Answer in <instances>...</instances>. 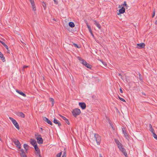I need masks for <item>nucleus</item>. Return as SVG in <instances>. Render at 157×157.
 Masks as SVG:
<instances>
[{
  "label": "nucleus",
  "mask_w": 157,
  "mask_h": 157,
  "mask_svg": "<svg viewBox=\"0 0 157 157\" xmlns=\"http://www.w3.org/2000/svg\"><path fill=\"white\" fill-rule=\"evenodd\" d=\"M155 25H157V20L155 22Z\"/></svg>",
  "instance_id": "864d4df0"
},
{
  "label": "nucleus",
  "mask_w": 157,
  "mask_h": 157,
  "mask_svg": "<svg viewBox=\"0 0 157 157\" xmlns=\"http://www.w3.org/2000/svg\"><path fill=\"white\" fill-rule=\"evenodd\" d=\"M117 146L120 151L121 150H123V148H124L123 146L121 144H119V145H118Z\"/></svg>",
  "instance_id": "a878e982"
},
{
  "label": "nucleus",
  "mask_w": 157,
  "mask_h": 157,
  "mask_svg": "<svg viewBox=\"0 0 157 157\" xmlns=\"http://www.w3.org/2000/svg\"><path fill=\"white\" fill-rule=\"evenodd\" d=\"M125 11V9L124 7H122L121 9L119 10V13H117V14L119 15L121 13H123Z\"/></svg>",
  "instance_id": "4468645a"
},
{
  "label": "nucleus",
  "mask_w": 157,
  "mask_h": 157,
  "mask_svg": "<svg viewBox=\"0 0 157 157\" xmlns=\"http://www.w3.org/2000/svg\"><path fill=\"white\" fill-rule=\"evenodd\" d=\"M9 119H10V120L13 123V124L15 126L16 128L17 129H19V125L17 123V122L16 121L13 119V118L11 117H9Z\"/></svg>",
  "instance_id": "20e7f679"
},
{
  "label": "nucleus",
  "mask_w": 157,
  "mask_h": 157,
  "mask_svg": "<svg viewBox=\"0 0 157 157\" xmlns=\"http://www.w3.org/2000/svg\"><path fill=\"white\" fill-rule=\"evenodd\" d=\"M53 122L56 124H57L58 126L59 127L61 125V124L59 121L56 119H54Z\"/></svg>",
  "instance_id": "2eb2a0df"
},
{
  "label": "nucleus",
  "mask_w": 157,
  "mask_h": 157,
  "mask_svg": "<svg viewBox=\"0 0 157 157\" xmlns=\"http://www.w3.org/2000/svg\"><path fill=\"white\" fill-rule=\"evenodd\" d=\"M69 25L70 27L71 28L75 26L74 23L72 22H69Z\"/></svg>",
  "instance_id": "5701e85b"
},
{
  "label": "nucleus",
  "mask_w": 157,
  "mask_h": 157,
  "mask_svg": "<svg viewBox=\"0 0 157 157\" xmlns=\"http://www.w3.org/2000/svg\"><path fill=\"white\" fill-rule=\"evenodd\" d=\"M18 151H20V153L23 154V153H25L24 150L23 149H19V150H18Z\"/></svg>",
  "instance_id": "2f4dec72"
},
{
  "label": "nucleus",
  "mask_w": 157,
  "mask_h": 157,
  "mask_svg": "<svg viewBox=\"0 0 157 157\" xmlns=\"http://www.w3.org/2000/svg\"><path fill=\"white\" fill-rule=\"evenodd\" d=\"M43 119L44 121L47 122L48 124L52 125V123L47 117H43Z\"/></svg>",
  "instance_id": "1a4fd4ad"
},
{
  "label": "nucleus",
  "mask_w": 157,
  "mask_h": 157,
  "mask_svg": "<svg viewBox=\"0 0 157 157\" xmlns=\"http://www.w3.org/2000/svg\"><path fill=\"white\" fill-rule=\"evenodd\" d=\"M5 47L6 48V49L8 51V50H9V49H8V46L7 45V47Z\"/></svg>",
  "instance_id": "3c124183"
},
{
  "label": "nucleus",
  "mask_w": 157,
  "mask_h": 157,
  "mask_svg": "<svg viewBox=\"0 0 157 157\" xmlns=\"http://www.w3.org/2000/svg\"><path fill=\"white\" fill-rule=\"evenodd\" d=\"M117 146L120 151L121 150H123V148H124L123 146L121 144H119V145H118Z\"/></svg>",
  "instance_id": "bb28decb"
},
{
  "label": "nucleus",
  "mask_w": 157,
  "mask_h": 157,
  "mask_svg": "<svg viewBox=\"0 0 157 157\" xmlns=\"http://www.w3.org/2000/svg\"><path fill=\"white\" fill-rule=\"evenodd\" d=\"M81 63L88 68L91 69V68L92 66L85 60L83 61V62H81Z\"/></svg>",
  "instance_id": "0eeeda50"
},
{
  "label": "nucleus",
  "mask_w": 157,
  "mask_h": 157,
  "mask_svg": "<svg viewBox=\"0 0 157 157\" xmlns=\"http://www.w3.org/2000/svg\"><path fill=\"white\" fill-rule=\"evenodd\" d=\"M140 79L141 80L142 79L141 78V77H140Z\"/></svg>",
  "instance_id": "13d9d810"
},
{
  "label": "nucleus",
  "mask_w": 157,
  "mask_h": 157,
  "mask_svg": "<svg viewBox=\"0 0 157 157\" xmlns=\"http://www.w3.org/2000/svg\"><path fill=\"white\" fill-rule=\"evenodd\" d=\"M78 59L81 62H83V61L84 60V59H82L81 57H78Z\"/></svg>",
  "instance_id": "e433bc0d"
},
{
  "label": "nucleus",
  "mask_w": 157,
  "mask_h": 157,
  "mask_svg": "<svg viewBox=\"0 0 157 157\" xmlns=\"http://www.w3.org/2000/svg\"><path fill=\"white\" fill-rule=\"evenodd\" d=\"M122 5H123V6H124L126 7V8L127 9V7H128V6L127 4H126V1H124V4H123V5H121V6H122Z\"/></svg>",
  "instance_id": "cd10ccee"
},
{
  "label": "nucleus",
  "mask_w": 157,
  "mask_h": 157,
  "mask_svg": "<svg viewBox=\"0 0 157 157\" xmlns=\"http://www.w3.org/2000/svg\"><path fill=\"white\" fill-rule=\"evenodd\" d=\"M91 33V35H92L93 37H94V34H93V33H92H92Z\"/></svg>",
  "instance_id": "8fccbe9b"
},
{
  "label": "nucleus",
  "mask_w": 157,
  "mask_h": 157,
  "mask_svg": "<svg viewBox=\"0 0 157 157\" xmlns=\"http://www.w3.org/2000/svg\"><path fill=\"white\" fill-rule=\"evenodd\" d=\"M20 155L21 157H27L26 155H25V153L23 154L20 153Z\"/></svg>",
  "instance_id": "7c9ffc66"
},
{
  "label": "nucleus",
  "mask_w": 157,
  "mask_h": 157,
  "mask_svg": "<svg viewBox=\"0 0 157 157\" xmlns=\"http://www.w3.org/2000/svg\"><path fill=\"white\" fill-rule=\"evenodd\" d=\"M119 90H120V92L121 93H123V90H122L121 88H120Z\"/></svg>",
  "instance_id": "a19ab883"
},
{
  "label": "nucleus",
  "mask_w": 157,
  "mask_h": 157,
  "mask_svg": "<svg viewBox=\"0 0 157 157\" xmlns=\"http://www.w3.org/2000/svg\"><path fill=\"white\" fill-rule=\"evenodd\" d=\"M16 91L17 93L19 94H20L22 96L24 97H26V95L23 92H22V91H21L20 90H16Z\"/></svg>",
  "instance_id": "a211bd4d"
},
{
  "label": "nucleus",
  "mask_w": 157,
  "mask_h": 157,
  "mask_svg": "<svg viewBox=\"0 0 157 157\" xmlns=\"http://www.w3.org/2000/svg\"><path fill=\"white\" fill-rule=\"evenodd\" d=\"M94 24L98 28L100 29L101 28V26L99 23L95 20L94 21Z\"/></svg>",
  "instance_id": "9b49d317"
},
{
  "label": "nucleus",
  "mask_w": 157,
  "mask_h": 157,
  "mask_svg": "<svg viewBox=\"0 0 157 157\" xmlns=\"http://www.w3.org/2000/svg\"><path fill=\"white\" fill-rule=\"evenodd\" d=\"M5 47L6 48V49L8 51V50H9V49H8V46L7 45V47Z\"/></svg>",
  "instance_id": "603ef678"
},
{
  "label": "nucleus",
  "mask_w": 157,
  "mask_h": 157,
  "mask_svg": "<svg viewBox=\"0 0 157 157\" xmlns=\"http://www.w3.org/2000/svg\"><path fill=\"white\" fill-rule=\"evenodd\" d=\"M54 0V2H56V0Z\"/></svg>",
  "instance_id": "052dcab7"
},
{
  "label": "nucleus",
  "mask_w": 157,
  "mask_h": 157,
  "mask_svg": "<svg viewBox=\"0 0 157 157\" xmlns=\"http://www.w3.org/2000/svg\"><path fill=\"white\" fill-rule=\"evenodd\" d=\"M153 136L155 139L157 140V136L155 133H154L153 134Z\"/></svg>",
  "instance_id": "c9c22d12"
},
{
  "label": "nucleus",
  "mask_w": 157,
  "mask_h": 157,
  "mask_svg": "<svg viewBox=\"0 0 157 157\" xmlns=\"http://www.w3.org/2000/svg\"><path fill=\"white\" fill-rule=\"evenodd\" d=\"M122 131L124 137L126 139H128V136L127 132H126L123 129L122 130Z\"/></svg>",
  "instance_id": "aec40b11"
},
{
  "label": "nucleus",
  "mask_w": 157,
  "mask_h": 157,
  "mask_svg": "<svg viewBox=\"0 0 157 157\" xmlns=\"http://www.w3.org/2000/svg\"><path fill=\"white\" fill-rule=\"evenodd\" d=\"M79 105L82 109H86V106L85 103L84 102H79Z\"/></svg>",
  "instance_id": "6e6552de"
},
{
  "label": "nucleus",
  "mask_w": 157,
  "mask_h": 157,
  "mask_svg": "<svg viewBox=\"0 0 157 157\" xmlns=\"http://www.w3.org/2000/svg\"><path fill=\"white\" fill-rule=\"evenodd\" d=\"M121 78L122 79V77H121Z\"/></svg>",
  "instance_id": "e2e57ef3"
},
{
  "label": "nucleus",
  "mask_w": 157,
  "mask_h": 157,
  "mask_svg": "<svg viewBox=\"0 0 157 157\" xmlns=\"http://www.w3.org/2000/svg\"><path fill=\"white\" fill-rule=\"evenodd\" d=\"M49 101L52 102V106H53L55 103L54 99L52 98H50Z\"/></svg>",
  "instance_id": "4be33fe9"
},
{
  "label": "nucleus",
  "mask_w": 157,
  "mask_h": 157,
  "mask_svg": "<svg viewBox=\"0 0 157 157\" xmlns=\"http://www.w3.org/2000/svg\"><path fill=\"white\" fill-rule=\"evenodd\" d=\"M28 67V66H24L23 67V68L22 69V70H24V69L25 68H26V67Z\"/></svg>",
  "instance_id": "c03bdc74"
},
{
  "label": "nucleus",
  "mask_w": 157,
  "mask_h": 157,
  "mask_svg": "<svg viewBox=\"0 0 157 157\" xmlns=\"http://www.w3.org/2000/svg\"><path fill=\"white\" fill-rule=\"evenodd\" d=\"M155 14V9H154L153 11V14H152V17H154Z\"/></svg>",
  "instance_id": "f704fd0d"
},
{
  "label": "nucleus",
  "mask_w": 157,
  "mask_h": 157,
  "mask_svg": "<svg viewBox=\"0 0 157 157\" xmlns=\"http://www.w3.org/2000/svg\"><path fill=\"white\" fill-rule=\"evenodd\" d=\"M92 140H93L94 141L95 140L97 145H99L100 144L101 140V136L98 134H94V140L93 139Z\"/></svg>",
  "instance_id": "f257e3e1"
},
{
  "label": "nucleus",
  "mask_w": 157,
  "mask_h": 157,
  "mask_svg": "<svg viewBox=\"0 0 157 157\" xmlns=\"http://www.w3.org/2000/svg\"><path fill=\"white\" fill-rule=\"evenodd\" d=\"M23 146H24V149H25V151L26 152L27 151L28 148V145L26 144H24Z\"/></svg>",
  "instance_id": "b1692460"
},
{
  "label": "nucleus",
  "mask_w": 157,
  "mask_h": 157,
  "mask_svg": "<svg viewBox=\"0 0 157 157\" xmlns=\"http://www.w3.org/2000/svg\"><path fill=\"white\" fill-rule=\"evenodd\" d=\"M17 115L18 116L22 118H24L25 117V114L21 112L18 113Z\"/></svg>",
  "instance_id": "f3484780"
},
{
  "label": "nucleus",
  "mask_w": 157,
  "mask_h": 157,
  "mask_svg": "<svg viewBox=\"0 0 157 157\" xmlns=\"http://www.w3.org/2000/svg\"><path fill=\"white\" fill-rule=\"evenodd\" d=\"M62 154V152L61 151L59 153L57 154L56 157H60Z\"/></svg>",
  "instance_id": "c756f323"
},
{
  "label": "nucleus",
  "mask_w": 157,
  "mask_h": 157,
  "mask_svg": "<svg viewBox=\"0 0 157 157\" xmlns=\"http://www.w3.org/2000/svg\"><path fill=\"white\" fill-rule=\"evenodd\" d=\"M40 129L41 130H42H42H43V128H40Z\"/></svg>",
  "instance_id": "4d7b16f0"
},
{
  "label": "nucleus",
  "mask_w": 157,
  "mask_h": 157,
  "mask_svg": "<svg viewBox=\"0 0 157 157\" xmlns=\"http://www.w3.org/2000/svg\"><path fill=\"white\" fill-rule=\"evenodd\" d=\"M0 57L3 62H4L6 61L5 58L4 57L3 54L0 52Z\"/></svg>",
  "instance_id": "6ab92c4d"
},
{
  "label": "nucleus",
  "mask_w": 157,
  "mask_h": 157,
  "mask_svg": "<svg viewBox=\"0 0 157 157\" xmlns=\"http://www.w3.org/2000/svg\"><path fill=\"white\" fill-rule=\"evenodd\" d=\"M118 98H119L120 99V100H121V101H124V102H125V100L123 98H120V97H118Z\"/></svg>",
  "instance_id": "4c0bfd02"
},
{
  "label": "nucleus",
  "mask_w": 157,
  "mask_h": 157,
  "mask_svg": "<svg viewBox=\"0 0 157 157\" xmlns=\"http://www.w3.org/2000/svg\"><path fill=\"white\" fill-rule=\"evenodd\" d=\"M139 76L140 77H141V74H139Z\"/></svg>",
  "instance_id": "6e6d98bb"
},
{
  "label": "nucleus",
  "mask_w": 157,
  "mask_h": 157,
  "mask_svg": "<svg viewBox=\"0 0 157 157\" xmlns=\"http://www.w3.org/2000/svg\"><path fill=\"white\" fill-rule=\"evenodd\" d=\"M119 75H120V76L121 75V74H119Z\"/></svg>",
  "instance_id": "680f3d73"
},
{
  "label": "nucleus",
  "mask_w": 157,
  "mask_h": 157,
  "mask_svg": "<svg viewBox=\"0 0 157 157\" xmlns=\"http://www.w3.org/2000/svg\"><path fill=\"white\" fill-rule=\"evenodd\" d=\"M137 47L139 48H144L145 46V44L144 43H141L137 44Z\"/></svg>",
  "instance_id": "9d476101"
},
{
  "label": "nucleus",
  "mask_w": 157,
  "mask_h": 157,
  "mask_svg": "<svg viewBox=\"0 0 157 157\" xmlns=\"http://www.w3.org/2000/svg\"><path fill=\"white\" fill-rule=\"evenodd\" d=\"M114 141L117 146L121 144L119 141L117 139H114Z\"/></svg>",
  "instance_id": "393cba45"
},
{
  "label": "nucleus",
  "mask_w": 157,
  "mask_h": 157,
  "mask_svg": "<svg viewBox=\"0 0 157 157\" xmlns=\"http://www.w3.org/2000/svg\"><path fill=\"white\" fill-rule=\"evenodd\" d=\"M99 157H103L101 154H99Z\"/></svg>",
  "instance_id": "de8ad7c7"
},
{
  "label": "nucleus",
  "mask_w": 157,
  "mask_h": 157,
  "mask_svg": "<svg viewBox=\"0 0 157 157\" xmlns=\"http://www.w3.org/2000/svg\"><path fill=\"white\" fill-rule=\"evenodd\" d=\"M32 6L33 10L35 14H36V9L35 6V2L34 0H29Z\"/></svg>",
  "instance_id": "423d86ee"
},
{
  "label": "nucleus",
  "mask_w": 157,
  "mask_h": 157,
  "mask_svg": "<svg viewBox=\"0 0 157 157\" xmlns=\"http://www.w3.org/2000/svg\"><path fill=\"white\" fill-rule=\"evenodd\" d=\"M121 151L123 153V154L125 156L127 157V154L126 152V151L125 149L123 148V150H121Z\"/></svg>",
  "instance_id": "412c9836"
},
{
  "label": "nucleus",
  "mask_w": 157,
  "mask_h": 157,
  "mask_svg": "<svg viewBox=\"0 0 157 157\" xmlns=\"http://www.w3.org/2000/svg\"><path fill=\"white\" fill-rule=\"evenodd\" d=\"M42 5L44 8L45 9L46 7V5L45 3L44 2H43Z\"/></svg>",
  "instance_id": "72a5a7b5"
},
{
  "label": "nucleus",
  "mask_w": 157,
  "mask_h": 157,
  "mask_svg": "<svg viewBox=\"0 0 157 157\" xmlns=\"http://www.w3.org/2000/svg\"><path fill=\"white\" fill-rule=\"evenodd\" d=\"M59 116H60L68 124H69V121L65 117L61 115H59Z\"/></svg>",
  "instance_id": "dca6fc26"
},
{
  "label": "nucleus",
  "mask_w": 157,
  "mask_h": 157,
  "mask_svg": "<svg viewBox=\"0 0 157 157\" xmlns=\"http://www.w3.org/2000/svg\"><path fill=\"white\" fill-rule=\"evenodd\" d=\"M149 127L150 128H152V126L151 124H150Z\"/></svg>",
  "instance_id": "09e8293b"
},
{
  "label": "nucleus",
  "mask_w": 157,
  "mask_h": 157,
  "mask_svg": "<svg viewBox=\"0 0 157 157\" xmlns=\"http://www.w3.org/2000/svg\"><path fill=\"white\" fill-rule=\"evenodd\" d=\"M150 131L153 133H155V131L152 128H150Z\"/></svg>",
  "instance_id": "473e14b6"
},
{
  "label": "nucleus",
  "mask_w": 157,
  "mask_h": 157,
  "mask_svg": "<svg viewBox=\"0 0 157 157\" xmlns=\"http://www.w3.org/2000/svg\"><path fill=\"white\" fill-rule=\"evenodd\" d=\"M87 26L89 30L90 29H91L90 26H89L88 24H87Z\"/></svg>",
  "instance_id": "ea45409f"
},
{
  "label": "nucleus",
  "mask_w": 157,
  "mask_h": 157,
  "mask_svg": "<svg viewBox=\"0 0 157 157\" xmlns=\"http://www.w3.org/2000/svg\"><path fill=\"white\" fill-rule=\"evenodd\" d=\"M89 30V31L90 32V33H91L92 32V30H91V29H90Z\"/></svg>",
  "instance_id": "49530a36"
},
{
  "label": "nucleus",
  "mask_w": 157,
  "mask_h": 157,
  "mask_svg": "<svg viewBox=\"0 0 157 157\" xmlns=\"http://www.w3.org/2000/svg\"><path fill=\"white\" fill-rule=\"evenodd\" d=\"M65 154H66V152H64L63 156H62V157H66Z\"/></svg>",
  "instance_id": "79ce46f5"
},
{
  "label": "nucleus",
  "mask_w": 157,
  "mask_h": 157,
  "mask_svg": "<svg viewBox=\"0 0 157 157\" xmlns=\"http://www.w3.org/2000/svg\"><path fill=\"white\" fill-rule=\"evenodd\" d=\"M13 143L16 145L17 147H18L19 149H20L21 147V145L19 140L15 139H13L12 140Z\"/></svg>",
  "instance_id": "7ed1b4c3"
},
{
  "label": "nucleus",
  "mask_w": 157,
  "mask_h": 157,
  "mask_svg": "<svg viewBox=\"0 0 157 157\" xmlns=\"http://www.w3.org/2000/svg\"><path fill=\"white\" fill-rule=\"evenodd\" d=\"M34 147L35 151H36V152L35 153L36 155H37V154H39L40 153V150L38 147L37 145H35Z\"/></svg>",
  "instance_id": "f8f14e48"
},
{
  "label": "nucleus",
  "mask_w": 157,
  "mask_h": 157,
  "mask_svg": "<svg viewBox=\"0 0 157 157\" xmlns=\"http://www.w3.org/2000/svg\"><path fill=\"white\" fill-rule=\"evenodd\" d=\"M81 111L78 108H76L73 110L72 112L73 116L75 117L77 115H79Z\"/></svg>",
  "instance_id": "39448f33"
},
{
  "label": "nucleus",
  "mask_w": 157,
  "mask_h": 157,
  "mask_svg": "<svg viewBox=\"0 0 157 157\" xmlns=\"http://www.w3.org/2000/svg\"><path fill=\"white\" fill-rule=\"evenodd\" d=\"M73 45H74V46L75 47H76V48H78V45L76 44H75V43H74L73 44Z\"/></svg>",
  "instance_id": "58836bf2"
},
{
  "label": "nucleus",
  "mask_w": 157,
  "mask_h": 157,
  "mask_svg": "<svg viewBox=\"0 0 157 157\" xmlns=\"http://www.w3.org/2000/svg\"><path fill=\"white\" fill-rule=\"evenodd\" d=\"M0 42L5 47H7V45L5 43L0 40Z\"/></svg>",
  "instance_id": "c85d7f7f"
},
{
  "label": "nucleus",
  "mask_w": 157,
  "mask_h": 157,
  "mask_svg": "<svg viewBox=\"0 0 157 157\" xmlns=\"http://www.w3.org/2000/svg\"><path fill=\"white\" fill-rule=\"evenodd\" d=\"M101 61V62L105 66H106V63L105 62H104Z\"/></svg>",
  "instance_id": "37998d69"
},
{
  "label": "nucleus",
  "mask_w": 157,
  "mask_h": 157,
  "mask_svg": "<svg viewBox=\"0 0 157 157\" xmlns=\"http://www.w3.org/2000/svg\"><path fill=\"white\" fill-rule=\"evenodd\" d=\"M35 136L36 139L37 140L38 143L40 144H42L43 143V140L41 137V135L37 133L35 134Z\"/></svg>",
  "instance_id": "f03ea898"
},
{
  "label": "nucleus",
  "mask_w": 157,
  "mask_h": 157,
  "mask_svg": "<svg viewBox=\"0 0 157 157\" xmlns=\"http://www.w3.org/2000/svg\"><path fill=\"white\" fill-rule=\"evenodd\" d=\"M142 94L144 95H145V94L144 93H142Z\"/></svg>",
  "instance_id": "5fc2aeb1"
},
{
  "label": "nucleus",
  "mask_w": 157,
  "mask_h": 157,
  "mask_svg": "<svg viewBox=\"0 0 157 157\" xmlns=\"http://www.w3.org/2000/svg\"><path fill=\"white\" fill-rule=\"evenodd\" d=\"M37 155H38L39 156V157H42L40 155V153L39 154H37Z\"/></svg>",
  "instance_id": "a18cd8bd"
},
{
  "label": "nucleus",
  "mask_w": 157,
  "mask_h": 157,
  "mask_svg": "<svg viewBox=\"0 0 157 157\" xmlns=\"http://www.w3.org/2000/svg\"><path fill=\"white\" fill-rule=\"evenodd\" d=\"M8 51V53H9V52H10V50H8V51Z\"/></svg>",
  "instance_id": "bf43d9fd"
},
{
  "label": "nucleus",
  "mask_w": 157,
  "mask_h": 157,
  "mask_svg": "<svg viewBox=\"0 0 157 157\" xmlns=\"http://www.w3.org/2000/svg\"><path fill=\"white\" fill-rule=\"evenodd\" d=\"M30 142L31 144H32V145L33 146V147L35 146V145H37L36 144V142L35 140L33 139H30Z\"/></svg>",
  "instance_id": "ddd939ff"
}]
</instances>
